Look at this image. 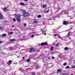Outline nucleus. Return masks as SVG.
Listing matches in <instances>:
<instances>
[{"label": "nucleus", "mask_w": 75, "mask_h": 75, "mask_svg": "<svg viewBox=\"0 0 75 75\" xmlns=\"http://www.w3.org/2000/svg\"><path fill=\"white\" fill-rule=\"evenodd\" d=\"M22 12L23 13V17L28 16L30 15V13L28 12H26V11L25 10L23 11Z\"/></svg>", "instance_id": "f257e3e1"}, {"label": "nucleus", "mask_w": 75, "mask_h": 75, "mask_svg": "<svg viewBox=\"0 0 75 75\" xmlns=\"http://www.w3.org/2000/svg\"><path fill=\"white\" fill-rule=\"evenodd\" d=\"M35 51V48H34V47H30V50L29 52L30 53H32V52H34Z\"/></svg>", "instance_id": "f03ea898"}, {"label": "nucleus", "mask_w": 75, "mask_h": 75, "mask_svg": "<svg viewBox=\"0 0 75 75\" xmlns=\"http://www.w3.org/2000/svg\"><path fill=\"white\" fill-rule=\"evenodd\" d=\"M16 20H17V21L18 23H19L21 21V17H17L16 18Z\"/></svg>", "instance_id": "7ed1b4c3"}, {"label": "nucleus", "mask_w": 75, "mask_h": 75, "mask_svg": "<svg viewBox=\"0 0 75 75\" xmlns=\"http://www.w3.org/2000/svg\"><path fill=\"white\" fill-rule=\"evenodd\" d=\"M3 16L1 14V13H0V19L1 20V19H3Z\"/></svg>", "instance_id": "20e7f679"}, {"label": "nucleus", "mask_w": 75, "mask_h": 75, "mask_svg": "<svg viewBox=\"0 0 75 75\" xmlns=\"http://www.w3.org/2000/svg\"><path fill=\"white\" fill-rule=\"evenodd\" d=\"M68 24V23L67 22V21H64L63 22V24L64 25H67V24Z\"/></svg>", "instance_id": "39448f33"}, {"label": "nucleus", "mask_w": 75, "mask_h": 75, "mask_svg": "<svg viewBox=\"0 0 75 75\" xmlns=\"http://www.w3.org/2000/svg\"><path fill=\"white\" fill-rule=\"evenodd\" d=\"M54 47L53 46H51V48H50V51H53V50H54Z\"/></svg>", "instance_id": "423d86ee"}, {"label": "nucleus", "mask_w": 75, "mask_h": 75, "mask_svg": "<svg viewBox=\"0 0 75 75\" xmlns=\"http://www.w3.org/2000/svg\"><path fill=\"white\" fill-rule=\"evenodd\" d=\"M20 5H21V6H25V4L23 2H21L19 4Z\"/></svg>", "instance_id": "0eeeda50"}, {"label": "nucleus", "mask_w": 75, "mask_h": 75, "mask_svg": "<svg viewBox=\"0 0 75 75\" xmlns=\"http://www.w3.org/2000/svg\"><path fill=\"white\" fill-rule=\"evenodd\" d=\"M10 40L11 41H14L16 40V39H10Z\"/></svg>", "instance_id": "6e6552de"}, {"label": "nucleus", "mask_w": 75, "mask_h": 75, "mask_svg": "<svg viewBox=\"0 0 75 75\" xmlns=\"http://www.w3.org/2000/svg\"><path fill=\"white\" fill-rule=\"evenodd\" d=\"M7 8L6 7H4V8L3 9V10H4V11H6V10H7Z\"/></svg>", "instance_id": "1a4fd4ad"}, {"label": "nucleus", "mask_w": 75, "mask_h": 75, "mask_svg": "<svg viewBox=\"0 0 75 75\" xmlns=\"http://www.w3.org/2000/svg\"><path fill=\"white\" fill-rule=\"evenodd\" d=\"M36 69H38L39 68H40V66L38 65H37L36 67Z\"/></svg>", "instance_id": "9d476101"}, {"label": "nucleus", "mask_w": 75, "mask_h": 75, "mask_svg": "<svg viewBox=\"0 0 75 75\" xmlns=\"http://www.w3.org/2000/svg\"><path fill=\"white\" fill-rule=\"evenodd\" d=\"M63 75H69V74L68 73H64Z\"/></svg>", "instance_id": "9b49d317"}, {"label": "nucleus", "mask_w": 75, "mask_h": 75, "mask_svg": "<svg viewBox=\"0 0 75 75\" xmlns=\"http://www.w3.org/2000/svg\"><path fill=\"white\" fill-rule=\"evenodd\" d=\"M7 36V34H3L2 35V37H6V36Z\"/></svg>", "instance_id": "f8f14e48"}, {"label": "nucleus", "mask_w": 75, "mask_h": 75, "mask_svg": "<svg viewBox=\"0 0 75 75\" xmlns=\"http://www.w3.org/2000/svg\"><path fill=\"white\" fill-rule=\"evenodd\" d=\"M57 71L58 72H62V70L60 69H58L57 70Z\"/></svg>", "instance_id": "ddd939ff"}, {"label": "nucleus", "mask_w": 75, "mask_h": 75, "mask_svg": "<svg viewBox=\"0 0 75 75\" xmlns=\"http://www.w3.org/2000/svg\"><path fill=\"white\" fill-rule=\"evenodd\" d=\"M47 7V5H44L42 6L43 8H45Z\"/></svg>", "instance_id": "4468645a"}, {"label": "nucleus", "mask_w": 75, "mask_h": 75, "mask_svg": "<svg viewBox=\"0 0 75 75\" xmlns=\"http://www.w3.org/2000/svg\"><path fill=\"white\" fill-rule=\"evenodd\" d=\"M38 23V22L36 21H34V23L35 24H37V23Z\"/></svg>", "instance_id": "2eb2a0df"}, {"label": "nucleus", "mask_w": 75, "mask_h": 75, "mask_svg": "<svg viewBox=\"0 0 75 75\" xmlns=\"http://www.w3.org/2000/svg\"><path fill=\"white\" fill-rule=\"evenodd\" d=\"M70 68L69 66H67L66 67V69H68V68Z\"/></svg>", "instance_id": "dca6fc26"}, {"label": "nucleus", "mask_w": 75, "mask_h": 75, "mask_svg": "<svg viewBox=\"0 0 75 75\" xmlns=\"http://www.w3.org/2000/svg\"><path fill=\"white\" fill-rule=\"evenodd\" d=\"M40 45H41V46H43V45H44V43L42 42L40 44Z\"/></svg>", "instance_id": "f3484780"}, {"label": "nucleus", "mask_w": 75, "mask_h": 75, "mask_svg": "<svg viewBox=\"0 0 75 75\" xmlns=\"http://www.w3.org/2000/svg\"><path fill=\"white\" fill-rule=\"evenodd\" d=\"M38 18H40V17H41V16L40 15H39L38 16Z\"/></svg>", "instance_id": "a211bd4d"}, {"label": "nucleus", "mask_w": 75, "mask_h": 75, "mask_svg": "<svg viewBox=\"0 0 75 75\" xmlns=\"http://www.w3.org/2000/svg\"><path fill=\"white\" fill-rule=\"evenodd\" d=\"M59 43H58L56 45V47H58V46H59Z\"/></svg>", "instance_id": "6ab92c4d"}, {"label": "nucleus", "mask_w": 75, "mask_h": 75, "mask_svg": "<svg viewBox=\"0 0 75 75\" xmlns=\"http://www.w3.org/2000/svg\"><path fill=\"white\" fill-rule=\"evenodd\" d=\"M44 45H48V44L47 42H45V43H44Z\"/></svg>", "instance_id": "aec40b11"}, {"label": "nucleus", "mask_w": 75, "mask_h": 75, "mask_svg": "<svg viewBox=\"0 0 75 75\" xmlns=\"http://www.w3.org/2000/svg\"><path fill=\"white\" fill-rule=\"evenodd\" d=\"M13 21H14V22H16V18H13Z\"/></svg>", "instance_id": "412c9836"}, {"label": "nucleus", "mask_w": 75, "mask_h": 75, "mask_svg": "<svg viewBox=\"0 0 75 75\" xmlns=\"http://www.w3.org/2000/svg\"><path fill=\"white\" fill-rule=\"evenodd\" d=\"M64 49H65V50H66L67 51V50H68V47H65L64 48Z\"/></svg>", "instance_id": "4be33fe9"}, {"label": "nucleus", "mask_w": 75, "mask_h": 75, "mask_svg": "<svg viewBox=\"0 0 75 75\" xmlns=\"http://www.w3.org/2000/svg\"><path fill=\"white\" fill-rule=\"evenodd\" d=\"M27 26V24L26 23H24V27H26Z\"/></svg>", "instance_id": "5701e85b"}, {"label": "nucleus", "mask_w": 75, "mask_h": 75, "mask_svg": "<svg viewBox=\"0 0 75 75\" xmlns=\"http://www.w3.org/2000/svg\"><path fill=\"white\" fill-rule=\"evenodd\" d=\"M75 68V65H74V66L71 67V68Z\"/></svg>", "instance_id": "b1692460"}, {"label": "nucleus", "mask_w": 75, "mask_h": 75, "mask_svg": "<svg viewBox=\"0 0 75 75\" xmlns=\"http://www.w3.org/2000/svg\"><path fill=\"white\" fill-rule=\"evenodd\" d=\"M32 75H35V73L34 72H33L32 73Z\"/></svg>", "instance_id": "393cba45"}, {"label": "nucleus", "mask_w": 75, "mask_h": 75, "mask_svg": "<svg viewBox=\"0 0 75 75\" xmlns=\"http://www.w3.org/2000/svg\"><path fill=\"white\" fill-rule=\"evenodd\" d=\"M9 62L10 64H11V63H12V61L11 60H9Z\"/></svg>", "instance_id": "a878e982"}, {"label": "nucleus", "mask_w": 75, "mask_h": 75, "mask_svg": "<svg viewBox=\"0 0 75 75\" xmlns=\"http://www.w3.org/2000/svg\"><path fill=\"white\" fill-rule=\"evenodd\" d=\"M63 65L64 66H66V65H67V64H66V63H64V64H63Z\"/></svg>", "instance_id": "bb28decb"}, {"label": "nucleus", "mask_w": 75, "mask_h": 75, "mask_svg": "<svg viewBox=\"0 0 75 75\" xmlns=\"http://www.w3.org/2000/svg\"><path fill=\"white\" fill-rule=\"evenodd\" d=\"M18 17H21V15H20V14H18Z\"/></svg>", "instance_id": "cd10ccee"}, {"label": "nucleus", "mask_w": 75, "mask_h": 75, "mask_svg": "<svg viewBox=\"0 0 75 75\" xmlns=\"http://www.w3.org/2000/svg\"><path fill=\"white\" fill-rule=\"evenodd\" d=\"M30 61V60L29 59H28L26 61L27 62H29V61Z\"/></svg>", "instance_id": "c85d7f7f"}, {"label": "nucleus", "mask_w": 75, "mask_h": 75, "mask_svg": "<svg viewBox=\"0 0 75 75\" xmlns=\"http://www.w3.org/2000/svg\"><path fill=\"white\" fill-rule=\"evenodd\" d=\"M9 33L10 34H13V32H10V33Z\"/></svg>", "instance_id": "c756f323"}, {"label": "nucleus", "mask_w": 75, "mask_h": 75, "mask_svg": "<svg viewBox=\"0 0 75 75\" xmlns=\"http://www.w3.org/2000/svg\"><path fill=\"white\" fill-rule=\"evenodd\" d=\"M70 33H71V32H69L67 34V35H69Z\"/></svg>", "instance_id": "7c9ffc66"}, {"label": "nucleus", "mask_w": 75, "mask_h": 75, "mask_svg": "<svg viewBox=\"0 0 75 75\" xmlns=\"http://www.w3.org/2000/svg\"><path fill=\"white\" fill-rule=\"evenodd\" d=\"M15 17H18V14L17 15H15Z\"/></svg>", "instance_id": "2f4dec72"}, {"label": "nucleus", "mask_w": 75, "mask_h": 75, "mask_svg": "<svg viewBox=\"0 0 75 75\" xmlns=\"http://www.w3.org/2000/svg\"><path fill=\"white\" fill-rule=\"evenodd\" d=\"M3 42V41H0V44H1Z\"/></svg>", "instance_id": "473e14b6"}, {"label": "nucleus", "mask_w": 75, "mask_h": 75, "mask_svg": "<svg viewBox=\"0 0 75 75\" xmlns=\"http://www.w3.org/2000/svg\"><path fill=\"white\" fill-rule=\"evenodd\" d=\"M24 1H28L29 0H23Z\"/></svg>", "instance_id": "72a5a7b5"}, {"label": "nucleus", "mask_w": 75, "mask_h": 75, "mask_svg": "<svg viewBox=\"0 0 75 75\" xmlns=\"http://www.w3.org/2000/svg\"><path fill=\"white\" fill-rule=\"evenodd\" d=\"M46 12H47V13H49V10H47V11Z\"/></svg>", "instance_id": "f704fd0d"}, {"label": "nucleus", "mask_w": 75, "mask_h": 75, "mask_svg": "<svg viewBox=\"0 0 75 75\" xmlns=\"http://www.w3.org/2000/svg\"><path fill=\"white\" fill-rule=\"evenodd\" d=\"M14 25H13L12 26V27L13 28V27H14Z\"/></svg>", "instance_id": "c9c22d12"}, {"label": "nucleus", "mask_w": 75, "mask_h": 75, "mask_svg": "<svg viewBox=\"0 0 75 75\" xmlns=\"http://www.w3.org/2000/svg\"><path fill=\"white\" fill-rule=\"evenodd\" d=\"M32 37H34V35H32Z\"/></svg>", "instance_id": "e433bc0d"}, {"label": "nucleus", "mask_w": 75, "mask_h": 75, "mask_svg": "<svg viewBox=\"0 0 75 75\" xmlns=\"http://www.w3.org/2000/svg\"><path fill=\"white\" fill-rule=\"evenodd\" d=\"M54 36H57V34H54Z\"/></svg>", "instance_id": "4c0bfd02"}, {"label": "nucleus", "mask_w": 75, "mask_h": 75, "mask_svg": "<svg viewBox=\"0 0 75 75\" xmlns=\"http://www.w3.org/2000/svg\"><path fill=\"white\" fill-rule=\"evenodd\" d=\"M48 59H51V58H50V57H49L48 58Z\"/></svg>", "instance_id": "58836bf2"}, {"label": "nucleus", "mask_w": 75, "mask_h": 75, "mask_svg": "<svg viewBox=\"0 0 75 75\" xmlns=\"http://www.w3.org/2000/svg\"><path fill=\"white\" fill-rule=\"evenodd\" d=\"M52 59H54V57H52Z\"/></svg>", "instance_id": "ea45409f"}, {"label": "nucleus", "mask_w": 75, "mask_h": 75, "mask_svg": "<svg viewBox=\"0 0 75 75\" xmlns=\"http://www.w3.org/2000/svg\"><path fill=\"white\" fill-rule=\"evenodd\" d=\"M25 58V57H23V59H24Z\"/></svg>", "instance_id": "a19ab883"}, {"label": "nucleus", "mask_w": 75, "mask_h": 75, "mask_svg": "<svg viewBox=\"0 0 75 75\" xmlns=\"http://www.w3.org/2000/svg\"><path fill=\"white\" fill-rule=\"evenodd\" d=\"M33 33H34L35 34V32H33Z\"/></svg>", "instance_id": "79ce46f5"}, {"label": "nucleus", "mask_w": 75, "mask_h": 75, "mask_svg": "<svg viewBox=\"0 0 75 75\" xmlns=\"http://www.w3.org/2000/svg\"><path fill=\"white\" fill-rule=\"evenodd\" d=\"M33 59H36V58H34Z\"/></svg>", "instance_id": "37998d69"}, {"label": "nucleus", "mask_w": 75, "mask_h": 75, "mask_svg": "<svg viewBox=\"0 0 75 75\" xmlns=\"http://www.w3.org/2000/svg\"><path fill=\"white\" fill-rule=\"evenodd\" d=\"M44 35H46V33H45V34H44Z\"/></svg>", "instance_id": "c03bdc74"}, {"label": "nucleus", "mask_w": 75, "mask_h": 75, "mask_svg": "<svg viewBox=\"0 0 75 75\" xmlns=\"http://www.w3.org/2000/svg\"><path fill=\"white\" fill-rule=\"evenodd\" d=\"M22 10H23V9H21V11H22Z\"/></svg>", "instance_id": "a18cd8bd"}, {"label": "nucleus", "mask_w": 75, "mask_h": 75, "mask_svg": "<svg viewBox=\"0 0 75 75\" xmlns=\"http://www.w3.org/2000/svg\"><path fill=\"white\" fill-rule=\"evenodd\" d=\"M74 63L75 64V60H74Z\"/></svg>", "instance_id": "49530a36"}, {"label": "nucleus", "mask_w": 75, "mask_h": 75, "mask_svg": "<svg viewBox=\"0 0 75 75\" xmlns=\"http://www.w3.org/2000/svg\"><path fill=\"white\" fill-rule=\"evenodd\" d=\"M71 75H74L73 74H71Z\"/></svg>", "instance_id": "de8ad7c7"}, {"label": "nucleus", "mask_w": 75, "mask_h": 75, "mask_svg": "<svg viewBox=\"0 0 75 75\" xmlns=\"http://www.w3.org/2000/svg\"><path fill=\"white\" fill-rule=\"evenodd\" d=\"M2 29L1 28V27H0V29Z\"/></svg>", "instance_id": "09e8293b"}, {"label": "nucleus", "mask_w": 75, "mask_h": 75, "mask_svg": "<svg viewBox=\"0 0 75 75\" xmlns=\"http://www.w3.org/2000/svg\"><path fill=\"white\" fill-rule=\"evenodd\" d=\"M59 57H61V56H60V55H59Z\"/></svg>", "instance_id": "8fccbe9b"}, {"label": "nucleus", "mask_w": 75, "mask_h": 75, "mask_svg": "<svg viewBox=\"0 0 75 75\" xmlns=\"http://www.w3.org/2000/svg\"><path fill=\"white\" fill-rule=\"evenodd\" d=\"M2 75H4V74H2Z\"/></svg>", "instance_id": "3c124183"}, {"label": "nucleus", "mask_w": 75, "mask_h": 75, "mask_svg": "<svg viewBox=\"0 0 75 75\" xmlns=\"http://www.w3.org/2000/svg\"><path fill=\"white\" fill-rule=\"evenodd\" d=\"M42 32H44V31H42Z\"/></svg>", "instance_id": "603ef678"}, {"label": "nucleus", "mask_w": 75, "mask_h": 75, "mask_svg": "<svg viewBox=\"0 0 75 75\" xmlns=\"http://www.w3.org/2000/svg\"><path fill=\"white\" fill-rule=\"evenodd\" d=\"M61 55H62V54H61Z\"/></svg>", "instance_id": "864d4df0"}]
</instances>
